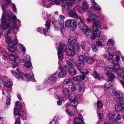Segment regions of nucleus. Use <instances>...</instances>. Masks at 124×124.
<instances>
[{"label":"nucleus","mask_w":124,"mask_h":124,"mask_svg":"<svg viewBox=\"0 0 124 124\" xmlns=\"http://www.w3.org/2000/svg\"><path fill=\"white\" fill-rule=\"evenodd\" d=\"M85 76V75H80V76H77L76 77H73L72 79L76 81H80L82 79H84Z\"/></svg>","instance_id":"25"},{"label":"nucleus","mask_w":124,"mask_h":124,"mask_svg":"<svg viewBox=\"0 0 124 124\" xmlns=\"http://www.w3.org/2000/svg\"><path fill=\"white\" fill-rule=\"evenodd\" d=\"M66 54L68 56L74 55L75 54L74 50H72L71 49H69L66 51Z\"/></svg>","instance_id":"29"},{"label":"nucleus","mask_w":124,"mask_h":124,"mask_svg":"<svg viewBox=\"0 0 124 124\" xmlns=\"http://www.w3.org/2000/svg\"><path fill=\"white\" fill-rule=\"evenodd\" d=\"M12 8L13 11L16 13H17L16 8L15 5L14 3H12L11 4Z\"/></svg>","instance_id":"57"},{"label":"nucleus","mask_w":124,"mask_h":124,"mask_svg":"<svg viewBox=\"0 0 124 124\" xmlns=\"http://www.w3.org/2000/svg\"><path fill=\"white\" fill-rule=\"evenodd\" d=\"M78 84H77L74 85H72L71 87V90L73 91L75 90L76 88H77V87H78Z\"/></svg>","instance_id":"55"},{"label":"nucleus","mask_w":124,"mask_h":124,"mask_svg":"<svg viewBox=\"0 0 124 124\" xmlns=\"http://www.w3.org/2000/svg\"><path fill=\"white\" fill-rule=\"evenodd\" d=\"M12 85V83L11 82L8 81L4 83V85L7 88H10Z\"/></svg>","instance_id":"44"},{"label":"nucleus","mask_w":124,"mask_h":124,"mask_svg":"<svg viewBox=\"0 0 124 124\" xmlns=\"http://www.w3.org/2000/svg\"><path fill=\"white\" fill-rule=\"evenodd\" d=\"M106 74L108 76V81H110L115 78V76L112 73L108 71L106 73Z\"/></svg>","instance_id":"21"},{"label":"nucleus","mask_w":124,"mask_h":124,"mask_svg":"<svg viewBox=\"0 0 124 124\" xmlns=\"http://www.w3.org/2000/svg\"><path fill=\"white\" fill-rule=\"evenodd\" d=\"M69 5L66 1L63 2L62 4V6L63 9L67 10L69 8Z\"/></svg>","instance_id":"39"},{"label":"nucleus","mask_w":124,"mask_h":124,"mask_svg":"<svg viewBox=\"0 0 124 124\" xmlns=\"http://www.w3.org/2000/svg\"><path fill=\"white\" fill-rule=\"evenodd\" d=\"M58 98L61 101H65L67 99L66 96H58Z\"/></svg>","instance_id":"50"},{"label":"nucleus","mask_w":124,"mask_h":124,"mask_svg":"<svg viewBox=\"0 0 124 124\" xmlns=\"http://www.w3.org/2000/svg\"><path fill=\"white\" fill-rule=\"evenodd\" d=\"M92 50L93 52H97L98 49V46H97L95 42L93 43L92 46Z\"/></svg>","instance_id":"37"},{"label":"nucleus","mask_w":124,"mask_h":124,"mask_svg":"<svg viewBox=\"0 0 124 124\" xmlns=\"http://www.w3.org/2000/svg\"><path fill=\"white\" fill-rule=\"evenodd\" d=\"M117 73L118 74L121 76L122 73L124 71V69L122 68H120V66L117 69Z\"/></svg>","instance_id":"41"},{"label":"nucleus","mask_w":124,"mask_h":124,"mask_svg":"<svg viewBox=\"0 0 124 124\" xmlns=\"http://www.w3.org/2000/svg\"><path fill=\"white\" fill-rule=\"evenodd\" d=\"M83 31L85 34L87 35L91 36L93 34L92 31L90 28L87 27V29L84 30Z\"/></svg>","instance_id":"28"},{"label":"nucleus","mask_w":124,"mask_h":124,"mask_svg":"<svg viewBox=\"0 0 124 124\" xmlns=\"http://www.w3.org/2000/svg\"><path fill=\"white\" fill-rule=\"evenodd\" d=\"M79 117H77L74 118V124H85L82 115L80 113L79 114Z\"/></svg>","instance_id":"14"},{"label":"nucleus","mask_w":124,"mask_h":124,"mask_svg":"<svg viewBox=\"0 0 124 124\" xmlns=\"http://www.w3.org/2000/svg\"><path fill=\"white\" fill-rule=\"evenodd\" d=\"M31 60L30 57L29 56H27L23 60V62L25 63L24 66L28 68H29L31 66Z\"/></svg>","instance_id":"13"},{"label":"nucleus","mask_w":124,"mask_h":124,"mask_svg":"<svg viewBox=\"0 0 124 124\" xmlns=\"http://www.w3.org/2000/svg\"><path fill=\"white\" fill-rule=\"evenodd\" d=\"M91 74L95 78H97L98 79H100L101 78L99 74L95 71H94L92 72L91 73Z\"/></svg>","instance_id":"38"},{"label":"nucleus","mask_w":124,"mask_h":124,"mask_svg":"<svg viewBox=\"0 0 124 124\" xmlns=\"http://www.w3.org/2000/svg\"><path fill=\"white\" fill-rule=\"evenodd\" d=\"M50 22L48 21H47L46 22L45 25L46 28V29L44 28H42L38 27L37 28L38 31L40 33L42 32V30L45 36L47 35V32L50 26Z\"/></svg>","instance_id":"9"},{"label":"nucleus","mask_w":124,"mask_h":124,"mask_svg":"<svg viewBox=\"0 0 124 124\" xmlns=\"http://www.w3.org/2000/svg\"><path fill=\"white\" fill-rule=\"evenodd\" d=\"M101 24L100 22L97 21L93 23L92 28L93 29H98V28H101L105 30L107 29L108 28L106 26L103 25V24Z\"/></svg>","instance_id":"10"},{"label":"nucleus","mask_w":124,"mask_h":124,"mask_svg":"<svg viewBox=\"0 0 124 124\" xmlns=\"http://www.w3.org/2000/svg\"><path fill=\"white\" fill-rule=\"evenodd\" d=\"M97 107L98 108L97 111V112L98 113L99 112L101 111V109L100 108L102 107L103 104L101 101L99 100L97 101Z\"/></svg>","instance_id":"31"},{"label":"nucleus","mask_w":124,"mask_h":124,"mask_svg":"<svg viewBox=\"0 0 124 124\" xmlns=\"http://www.w3.org/2000/svg\"><path fill=\"white\" fill-rule=\"evenodd\" d=\"M121 118V115L119 114H118L114 119L115 121H117L119 120H120Z\"/></svg>","instance_id":"54"},{"label":"nucleus","mask_w":124,"mask_h":124,"mask_svg":"<svg viewBox=\"0 0 124 124\" xmlns=\"http://www.w3.org/2000/svg\"><path fill=\"white\" fill-rule=\"evenodd\" d=\"M93 8L95 9L99 10H101V8L96 4H93L92 6Z\"/></svg>","instance_id":"47"},{"label":"nucleus","mask_w":124,"mask_h":124,"mask_svg":"<svg viewBox=\"0 0 124 124\" xmlns=\"http://www.w3.org/2000/svg\"><path fill=\"white\" fill-rule=\"evenodd\" d=\"M20 120L19 118H17L15 123V124H20Z\"/></svg>","instance_id":"64"},{"label":"nucleus","mask_w":124,"mask_h":124,"mask_svg":"<svg viewBox=\"0 0 124 124\" xmlns=\"http://www.w3.org/2000/svg\"><path fill=\"white\" fill-rule=\"evenodd\" d=\"M63 69L67 71L68 73L71 76H74L76 74V70L73 67L69 68L67 65H66L63 67Z\"/></svg>","instance_id":"12"},{"label":"nucleus","mask_w":124,"mask_h":124,"mask_svg":"<svg viewBox=\"0 0 124 124\" xmlns=\"http://www.w3.org/2000/svg\"><path fill=\"white\" fill-rule=\"evenodd\" d=\"M6 6V5H3L1 6L2 10L4 11L0 26L2 28L4 29L2 31V33L7 35L9 33L10 29H13L16 27V24L13 22V21L16 20L17 23H18L19 24H20L21 22L19 20L17 19L15 15L12 16L13 14L10 11L8 12L6 15L5 14L4 11Z\"/></svg>","instance_id":"1"},{"label":"nucleus","mask_w":124,"mask_h":124,"mask_svg":"<svg viewBox=\"0 0 124 124\" xmlns=\"http://www.w3.org/2000/svg\"><path fill=\"white\" fill-rule=\"evenodd\" d=\"M16 44V40L13 41L8 44V49L9 51L11 52H14L16 51V47L15 46Z\"/></svg>","instance_id":"11"},{"label":"nucleus","mask_w":124,"mask_h":124,"mask_svg":"<svg viewBox=\"0 0 124 124\" xmlns=\"http://www.w3.org/2000/svg\"><path fill=\"white\" fill-rule=\"evenodd\" d=\"M80 20V21L78 25L79 27L82 29L83 31L85 29H87L88 26L84 23L82 19L81 20Z\"/></svg>","instance_id":"22"},{"label":"nucleus","mask_w":124,"mask_h":124,"mask_svg":"<svg viewBox=\"0 0 124 124\" xmlns=\"http://www.w3.org/2000/svg\"><path fill=\"white\" fill-rule=\"evenodd\" d=\"M112 60L111 63L113 64V65H115L116 67H119V64H118V63H116V61L115 60Z\"/></svg>","instance_id":"60"},{"label":"nucleus","mask_w":124,"mask_h":124,"mask_svg":"<svg viewBox=\"0 0 124 124\" xmlns=\"http://www.w3.org/2000/svg\"><path fill=\"white\" fill-rule=\"evenodd\" d=\"M66 49L67 47L64 44H62L59 47L58 49V55L60 61H61L63 59V54L62 51L64 52Z\"/></svg>","instance_id":"7"},{"label":"nucleus","mask_w":124,"mask_h":124,"mask_svg":"<svg viewBox=\"0 0 124 124\" xmlns=\"http://www.w3.org/2000/svg\"><path fill=\"white\" fill-rule=\"evenodd\" d=\"M67 64L69 68L73 67L76 64V62L74 60H69L67 61Z\"/></svg>","instance_id":"19"},{"label":"nucleus","mask_w":124,"mask_h":124,"mask_svg":"<svg viewBox=\"0 0 124 124\" xmlns=\"http://www.w3.org/2000/svg\"><path fill=\"white\" fill-rule=\"evenodd\" d=\"M115 96L119 100V101L121 100H123L124 98L123 93L120 91H116L115 93Z\"/></svg>","instance_id":"16"},{"label":"nucleus","mask_w":124,"mask_h":124,"mask_svg":"<svg viewBox=\"0 0 124 124\" xmlns=\"http://www.w3.org/2000/svg\"><path fill=\"white\" fill-rule=\"evenodd\" d=\"M69 16V17H72L76 18L81 20V18L78 15L74 10L71 9L69 10L68 11Z\"/></svg>","instance_id":"15"},{"label":"nucleus","mask_w":124,"mask_h":124,"mask_svg":"<svg viewBox=\"0 0 124 124\" xmlns=\"http://www.w3.org/2000/svg\"><path fill=\"white\" fill-rule=\"evenodd\" d=\"M95 60V59L92 57H89L87 58L86 57V61L89 64H91L94 62Z\"/></svg>","instance_id":"34"},{"label":"nucleus","mask_w":124,"mask_h":124,"mask_svg":"<svg viewBox=\"0 0 124 124\" xmlns=\"http://www.w3.org/2000/svg\"><path fill=\"white\" fill-rule=\"evenodd\" d=\"M79 59L77 61L76 63L78 69L79 70L82 68L84 66L83 61L86 60V56L85 55H80L79 56Z\"/></svg>","instance_id":"5"},{"label":"nucleus","mask_w":124,"mask_h":124,"mask_svg":"<svg viewBox=\"0 0 124 124\" xmlns=\"http://www.w3.org/2000/svg\"><path fill=\"white\" fill-rule=\"evenodd\" d=\"M80 72L83 74L82 75H85H85L88 73V71L87 70L84 69H80L79 70Z\"/></svg>","instance_id":"42"},{"label":"nucleus","mask_w":124,"mask_h":124,"mask_svg":"<svg viewBox=\"0 0 124 124\" xmlns=\"http://www.w3.org/2000/svg\"><path fill=\"white\" fill-rule=\"evenodd\" d=\"M90 17L91 19V21L93 22L96 21L97 18V16L94 14H92L90 16Z\"/></svg>","instance_id":"36"},{"label":"nucleus","mask_w":124,"mask_h":124,"mask_svg":"<svg viewBox=\"0 0 124 124\" xmlns=\"http://www.w3.org/2000/svg\"><path fill=\"white\" fill-rule=\"evenodd\" d=\"M69 89L66 88H64L62 91V93L63 95L67 96L69 94Z\"/></svg>","instance_id":"46"},{"label":"nucleus","mask_w":124,"mask_h":124,"mask_svg":"<svg viewBox=\"0 0 124 124\" xmlns=\"http://www.w3.org/2000/svg\"><path fill=\"white\" fill-rule=\"evenodd\" d=\"M78 86L79 87V89L80 91L82 92L84 91L85 90V88L83 86L80 84H78Z\"/></svg>","instance_id":"56"},{"label":"nucleus","mask_w":124,"mask_h":124,"mask_svg":"<svg viewBox=\"0 0 124 124\" xmlns=\"http://www.w3.org/2000/svg\"><path fill=\"white\" fill-rule=\"evenodd\" d=\"M6 37V42L8 43V44L13 41H11V38L10 36H7Z\"/></svg>","instance_id":"53"},{"label":"nucleus","mask_w":124,"mask_h":124,"mask_svg":"<svg viewBox=\"0 0 124 124\" xmlns=\"http://www.w3.org/2000/svg\"><path fill=\"white\" fill-rule=\"evenodd\" d=\"M2 53L3 56V58L4 59L7 58L9 55L5 51L2 52Z\"/></svg>","instance_id":"49"},{"label":"nucleus","mask_w":124,"mask_h":124,"mask_svg":"<svg viewBox=\"0 0 124 124\" xmlns=\"http://www.w3.org/2000/svg\"><path fill=\"white\" fill-rule=\"evenodd\" d=\"M66 1L70 5H72L75 4L77 0H66Z\"/></svg>","instance_id":"43"},{"label":"nucleus","mask_w":124,"mask_h":124,"mask_svg":"<svg viewBox=\"0 0 124 124\" xmlns=\"http://www.w3.org/2000/svg\"><path fill=\"white\" fill-rule=\"evenodd\" d=\"M77 39L75 36H72L70 37L68 39L69 43L70 46L74 45L76 42Z\"/></svg>","instance_id":"20"},{"label":"nucleus","mask_w":124,"mask_h":124,"mask_svg":"<svg viewBox=\"0 0 124 124\" xmlns=\"http://www.w3.org/2000/svg\"><path fill=\"white\" fill-rule=\"evenodd\" d=\"M9 57L10 59L12 61H14L16 59L15 56L12 54L10 55Z\"/></svg>","instance_id":"58"},{"label":"nucleus","mask_w":124,"mask_h":124,"mask_svg":"<svg viewBox=\"0 0 124 124\" xmlns=\"http://www.w3.org/2000/svg\"><path fill=\"white\" fill-rule=\"evenodd\" d=\"M63 83L64 84L68 85L69 86H72L73 84L72 82V80L70 78H67L65 79Z\"/></svg>","instance_id":"24"},{"label":"nucleus","mask_w":124,"mask_h":124,"mask_svg":"<svg viewBox=\"0 0 124 124\" xmlns=\"http://www.w3.org/2000/svg\"><path fill=\"white\" fill-rule=\"evenodd\" d=\"M114 41L113 40L110 39L108 40L107 42V45L109 46H113L114 45Z\"/></svg>","instance_id":"51"},{"label":"nucleus","mask_w":124,"mask_h":124,"mask_svg":"<svg viewBox=\"0 0 124 124\" xmlns=\"http://www.w3.org/2000/svg\"><path fill=\"white\" fill-rule=\"evenodd\" d=\"M98 114L99 119H102L103 118V115L102 113H98Z\"/></svg>","instance_id":"62"},{"label":"nucleus","mask_w":124,"mask_h":124,"mask_svg":"<svg viewBox=\"0 0 124 124\" xmlns=\"http://www.w3.org/2000/svg\"><path fill=\"white\" fill-rule=\"evenodd\" d=\"M113 83L111 82L109 83L108 81H107L104 85V87L107 89L111 87L113 85Z\"/></svg>","instance_id":"35"},{"label":"nucleus","mask_w":124,"mask_h":124,"mask_svg":"<svg viewBox=\"0 0 124 124\" xmlns=\"http://www.w3.org/2000/svg\"><path fill=\"white\" fill-rule=\"evenodd\" d=\"M93 36L91 37V39H95V37H99L101 33L100 31L98 29H93Z\"/></svg>","instance_id":"18"},{"label":"nucleus","mask_w":124,"mask_h":124,"mask_svg":"<svg viewBox=\"0 0 124 124\" xmlns=\"http://www.w3.org/2000/svg\"><path fill=\"white\" fill-rule=\"evenodd\" d=\"M64 0H43L42 4L46 7H49L51 5L54 4L59 5L61 2Z\"/></svg>","instance_id":"4"},{"label":"nucleus","mask_w":124,"mask_h":124,"mask_svg":"<svg viewBox=\"0 0 124 124\" xmlns=\"http://www.w3.org/2000/svg\"><path fill=\"white\" fill-rule=\"evenodd\" d=\"M110 51H109L108 52V55L107 57V60H112L113 59V57L114 56L112 54H111L110 53Z\"/></svg>","instance_id":"48"},{"label":"nucleus","mask_w":124,"mask_h":124,"mask_svg":"<svg viewBox=\"0 0 124 124\" xmlns=\"http://www.w3.org/2000/svg\"><path fill=\"white\" fill-rule=\"evenodd\" d=\"M18 65V64L16 62H14L12 64V66L13 68H14Z\"/></svg>","instance_id":"63"},{"label":"nucleus","mask_w":124,"mask_h":124,"mask_svg":"<svg viewBox=\"0 0 124 124\" xmlns=\"http://www.w3.org/2000/svg\"><path fill=\"white\" fill-rule=\"evenodd\" d=\"M115 49H112V48L111 47H110V48H109L108 49V52L109 51H110V54H113V53L115 52Z\"/></svg>","instance_id":"59"},{"label":"nucleus","mask_w":124,"mask_h":124,"mask_svg":"<svg viewBox=\"0 0 124 124\" xmlns=\"http://www.w3.org/2000/svg\"><path fill=\"white\" fill-rule=\"evenodd\" d=\"M115 115L112 113L108 112L107 115V117L109 119L112 120L114 116Z\"/></svg>","instance_id":"45"},{"label":"nucleus","mask_w":124,"mask_h":124,"mask_svg":"<svg viewBox=\"0 0 124 124\" xmlns=\"http://www.w3.org/2000/svg\"><path fill=\"white\" fill-rule=\"evenodd\" d=\"M121 100L119 101L120 103L117 104L115 107V110L117 112L124 111V105L121 103Z\"/></svg>","instance_id":"17"},{"label":"nucleus","mask_w":124,"mask_h":124,"mask_svg":"<svg viewBox=\"0 0 124 124\" xmlns=\"http://www.w3.org/2000/svg\"><path fill=\"white\" fill-rule=\"evenodd\" d=\"M16 107L18 110H20L22 106L19 102L18 101H17L16 103Z\"/></svg>","instance_id":"52"},{"label":"nucleus","mask_w":124,"mask_h":124,"mask_svg":"<svg viewBox=\"0 0 124 124\" xmlns=\"http://www.w3.org/2000/svg\"><path fill=\"white\" fill-rule=\"evenodd\" d=\"M18 46L20 49L22 51V52L23 54H25L26 51V49L23 45L20 43H19Z\"/></svg>","instance_id":"40"},{"label":"nucleus","mask_w":124,"mask_h":124,"mask_svg":"<svg viewBox=\"0 0 124 124\" xmlns=\"http://www.w3.org/2000/svg\"><path fill=\"white\" fill-rule=\"evenodd\" d=\"M52 23L54 25V28L55 30H58L59 29L62 30L64 28V21L62 20H59L58 22H52Z\"/></svg>","instance_id":"6"},{"label":"nucleus","mask_w":124,"mask_h":124,"mask_svg":"<svg viewBox=\"0 0 124 124\" xmlns=\"http://www.w3.org/2000/svg\"><path fill=\"white\" fill-rule=\"evenodd\" d=\"M56 75V73L52 74L49 77L48 80L53 83L55 82L57 80Z\"/></svg>","instance_id":"23"},{"label":"nucleus","mask_w":124,"mask_h":124,"mask_svg":"<svg viewBox=\"0 0 124 124\" xmlns=\"http://www.w3.org/2000/svg\"><path fill=\"white\" fill-rule=\"evenodd\" d=\"M66 73V70H62L58 74V77L59 78H61L65 77Z\"/></svg>","instance_id":"33"},{"label":"nucleus","mask_w":124,"mask_h":124,"mask_svg":"<svg viewBox=\"0 0 124 124\" xmlns=\"http://www.w3.org/2000/svg\"><path fill=\"white\" fill-rule=\"evenodd\" d=\"M69 99L71 101L70 105L72 106L76 107L78 103V100L76 97V95L74 94H71L69 96Z\"/></svg>","instance_id":"8"},{"label":"nucleus","mask_w":124,"mask_h":124,"mask_svg":"<svg viewBox=\"0 0 124 124\" xmlns=\"http://www.w3.org/2000/svg\"><path fill=\"white\" fill-rule=\"evenodd\" d=\"M18 74L17 73L11 70V72L13 75L18 79H21L22 80H26L27 79L29 81H33L35 82L34 79V75L33 74V72L31 70H30V73L29 74H21V73L20 72L19 69H17L16 70Z\"/></svg>","instance_id":"2"},{"label":"nucleus","mask_w":124,"mask_h":124,"mask_svg":"<svg viewBox=\"0 0 124 124\" xmlns=\"http://www.w3.org/2000/svg\"><path fill=\"white\" fill-rule=\"evenodd\" d=\"M70 47L73 50H76L78 52L79 51L80 47L78 44H75L74 45L71 46Z\"/></svg>","instance_id":"32"},{"label":"nucleus","mask_w":124,"mask_h":124,"mask_svg":"<svg viewBox=\"0 0 124 124\" xmlns=\"http://www.w3.org/2000/svg\"><path fill=\"white\" fill-rule=\"evenodd\" d=\"M96 124H109V123H106L104 121H102L100 120L98 121H97Z\"/></svg>","instance_id":"61"},{"label":"nucleus","mask_w":124,"mask_h":124,"mask_svg":"<svg viewBox=\"0 0 124 124\" xmlns=\"http://www.w3.org/2000/svg\"><path fill=\"white\" fill-rule=\"evenodd\" d=\"M108 68L111 71L115 72L116 71L118 67H116L115 65H110L108 66Z\"/></svg>","instance_id":"27"},{"label":"nucleus","mask_w":124,"mask_h":124,"mask_svg":"<svg viewBox=\"0 0 124 124\" xmlns=\"http://www.w3.org/2000/svg\"><path fill=\"white\" fill-rule=\"evenodd\" d=\"M81 7L83 10L84 11H86L88 9L89 5L87 2L85 1L83 3Z\"/></svg>","instance_id":"26"},{"label":"nucleus","mask_w":124,"mask_h":124,"mask_svg":"<svg viewBox=\"0 0 124 124\" xmlns=\"http://www.w3.org/2000/svg\"><path fill=\"white\" fill-rule=\"evenodd\" d=\"M65 24V26L70 27L71 31H74L76 28L77 24L76 21L74 20L68 19L66 21Z\"/></svg>","instance_id":"3"},{"label":"nucleus","mask_w":124,"mask_h":124,"mask_svg":"<svg viewBox=\"0 0 124 124\" xmlns=\"http://www.w3.org/2000/svg\"><path fill=\"white\" fill-rule=\"evenodd\" d=\"M18 115H19V116L22 117L23 116L24 117H23V119H25L26 118V112L23 110L20 111L18 113Z\"/></svg>","instance_id":"30"}]
</instances>
